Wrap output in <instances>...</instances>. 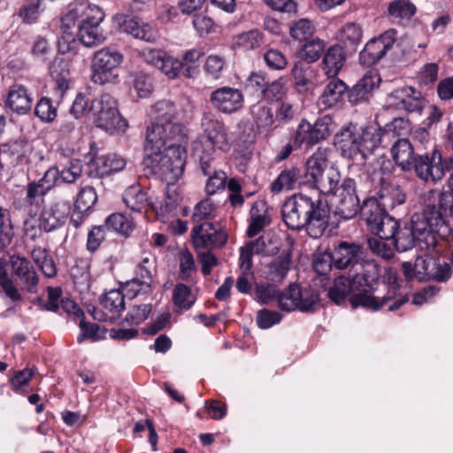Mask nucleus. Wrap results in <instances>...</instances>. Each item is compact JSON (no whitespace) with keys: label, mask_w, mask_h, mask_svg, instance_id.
<instances>
[{"label":"nucleus","mask_w":453,"mask_h":453,"mask_svg":"<svg viewBox=\"0 0 453 453\" xmlns=\"http://www.w3.org/2000/svg\"><path fill=\"white\" fill-rule=\"evenodd\" d=\"M102 307L108 312L119 314L125 308V296L119 289H111L106 292L100 299Z\"/></svg>","instance_id":"obj_49"},{"label":"nucleus","mask_w":453,"mask_h":453,"mask_svg":"<svg viewBox=\"0 0 453 453\" xmlns=\"http://www.w3.org/2000/svg\"><path fill=\"white\" fill-rule=\"evenodd\" d=\"M42 0H23L18 16L27 24L37 22L42 12Z\"/></svg>","instance_id":"obj_56"},{"label":"nucleus","mask_w":453,"mask_h":453,"mask_svg":"<svg viewBox=\"0 0 453 453\" xmlns=\"http://www.w3.org/2000/svg\"><path fill=\"white\" fill-rule=\"evenodd\" d=\"M358 130L356 126L349 124L336 134L334 144L342 157L355 160L360 157Z\"/></svg>","instance_id":"obj_24"},{"label":"nucleus","mask_w":453,"mask_h":453,"mask_svg":"<svg viewBox=\"0 0 453 453\" xmlns=\"http://www.w3.org/2000/svg\"><path fill=\"white\" fill-rule=\"evenodd\" d=\"M211 103L221 112L233 113L242 107L243 96L237 88L222 87L211 93Z\"/></svg>","instance_id":"obj_20"},{"label":"nucleus","mask_w":453,"mask_h":453,"mask_svg":"<svg viewBox=\"0 0 453 453\" xmlns=\"http://www.w3.org/2000/svg\"><path fill=\"white\" fill-rule=\"evenodd\" d=\"M361 214L365 218L371 232L380 239L390 240L399 222L389 216L374 197H370L363 202Z\"/></svg>","instance_id":"obj_10"},{"label":"nucleus","mask_w":453,"mask_h":453,"mask_svg":"<svg viewBox=\"0 0 453 453\" xmlns=\"http://www.w3.org/2000/svg\"><path fill=\"white\" fill-rule=\"evenodd\" d=\"M330 209L326 202L296 194L283 204L281 214L285 224L290 229L305 226L312 238L320 237L328 225Z\"/></svg>","instance_id":"obj_4"},{"label":"nucleus","mask_w":453,"mask_h":453,"mask_svg":"<svg viewBox=\"0 0 453 453\" xmlns=\"http://www.w3.org/2000/svg\"><path fill=\"white\" fill-rule=\"evenodd\" d=\"M290 96H292V93H289L288 81L284 77H280L279 79L267 83L263 88V97L271 104H278Z\"/></svg>","instance_id":"obj_40"},{"label":"nucleus","mask_w":453,"mask_h":453,"mask_svg":"<svg viewBox=\"0 0 453 453\" xmlns=\"http://www.w3.org/2000/svg\"><path fill=\"white\" fill-rule=\"evenodd\" d=\"M33 98L27 88L21 84L10 87L5 101V108L12 113L25 115L31 111Z\"/></svg>","instance_id":"obj_25"},{"label":"nucleus","mask_w":453,"mask_h":453,"mask_svg":"<svg viewBox=\"0 0 453 453\" xmlns=\"http://www.w3.org/2000/svg\"><path fill=\"white\" fill-rule=\"evenodd\" d=\"M345 53L338 44L330 46L324 53L321 68L327 78L337 77L345 63Z\"/></svg>","instance_id":"obj_31"},{"label":"nucleus","mask_w":453,"mask_h":453,"mask_svg":"<svg viewBox=\"0 0 453 453\" xmlns=\"http://www.w3.org/2000/svg\"><path fill=\"white\" fill-rule=\"evenodd\" d=\"M397 31L390 28L379 37L369 41L360 52V61L366 65L379 62L390 50L396 41Z\"/></svg>","instance_id":"obj_15"},{"label":"nucleus","mask_w":453,"mask_h":453,"mask_svg":"<svg viewBox=\"0 0 453 453\" xmlns=\"http://www.w3.org/2000/svg\"><path fill=\"white\" fill-rule=\"evenodd\" d=\"M154 121L146 130L143 165L168 183L176 182L183 174L188 134L187 127L174 122L176 106L169 101L153 105Z\"/></svg>","instance_id":"obj_1"},{"label":"nucleus","mask_w":453,"mask_h":453,"mask_svg":"<svg viewBox=\"0 0 453 453\" xmlns=\"http://www.w3.org/2000/svg\"><path fill=\"white\" fill-rule=\"evenodd\" d=\"M192 242L196 252L211 250L215 247L224 245L227 241L226 233L217 230L210 222H203L192 228Z\"/></svg>","instance_id":"obj_14"},{"label":"nucleus","mask_w":453,"mask_h":453,"mask_svg":"<svg viewBox=\"0 0 453 453\" xmlns=\"http://www.w3.org/2000/svg\"><path fill=\"white\" fill-rule=\"evenodd\" d=\"M43 227L41 218L28 217L23 224V235L26 241L36 242L42 236Z\"/></svg>","instance_id":"obj_64"},{"label":"nucleus","mask_w":453,"mask_h":453,"mask_svg":"<svg viewBox=\"0 0 453 453\" xmlns=\"http://www.w3.org/2000/svg\"><path fill=\"white\" fill-rule=\"evenodd\" d=\"M82 165L79 160H72L69 162L67 166L59 171L57 168L58 177L56 179V184L58 181L65 183H73L81 174Z\"/></svg>","instance_id":"obj_63"},{"label":"nucleus","mask_w":453,"mask_h":453,"mask_svg":"<svg viewBox=\"0 0 453 453\" xmlns=\"http://www.w3.org/2000/svg\"><path fill=\"white\" fill-rule=\"evenodd\" d=\"M57 168L48 169L38 181H31L27 187L25 201L30 205L38 206L43 202L45 195L56 185Z\"/></svg>","instance_id":"obj_22"},{"label":"nucleus","mask_w":453,"mask_h":453,"mask_svg":"<svg viewBox=\"0 0 453 453\" xmlns=\"http://www.w3.org/2000/svg\"><path fill=\"white\" fill-rule=\"evenodd\" d=\"M9 264L12 274L20 281L22 289L29 293H36L39 276L30 260L21 256H11Z\"/></svg>","instance_id":"obj_17"},{"label":"nucleus","mask_w":453,"mask_h":453,"mask_svg":"<svg viewBox=\"0 0 453 453\" xmlns=\"http://www.w3.org/2000/svg\"><path fill=\"white\" fill-rule=\"evenodd\" d=\"M263 203H254L250 209V219L247 229V235L252 238L257 235L263 229L270 224V218L264 209Z\"/></svg>","instance_id":"obj_39"},{"label":"nucleus","mask_w":453,"mask_h":453,"mask_svg":"<svg viewBox=\"0 0 453 453\" xmlns=\"http://www.w3.org/2000/svg\"><path fill=\"white\" fill-rule=\"evenodd\" d=\"M123 61V54L117 50L104 47L96 50L91 61V81L99 85L114 82Z\"/></svg>","instance_id":"obj_8"},{"label":"nucleus","mask_w":453,"mask_h":453,"mask_svg":"<svg viewBox=\"0 0 453 453\" xmlns=\"http://www.w3.org/2000/svg\"><path fill=\"white\" fill-rule=\"evenodd\" d=\"M315 30L312 21L308 19H300L291 24L290 35L295 40L306 41L310 39L309 37L314 34Z\"/></svg>","instance_id":"obj_60"},{"label":"nucleus","mask_w":453,"mask_h":453,"mask_svg":"<svg viewBox=\"0 0 453 453\" xmlns=\"http://www.w3.org/2000/svg\"><path fill=\"white\" fill-rule=\"evenodd\" d=\"M123 202L134 211H142L149 204L148 196L140 186H131L123 194Z\"/></svg>","instance_id":"obj_43"},{"label":"nucleus","mask_w":453,"mask_h":453,"mask_svg":"<svg viewBox=\"0 0 453 453\" xmlns=\"http://www.w3.org/2000/svg\"><path fill=\"white\" fill-rule=\"evenodd\" d=\"M249 245L253 249L256 254L262 256H272L279 251V247L269 235H261L255 241L248 242Z\"/></svg>","instance_id":"obj_62"},{"label":"nucleus","mask_w":453,"mask_h":453,"mask_svg":"<svg viewBox=\"0 0 453 453\" xmlns=\"http://www.w3.org/2000/svg\"><path fill=\"white\" fill-rule=\"evenodd\" d=\"M341 180V174L337 168L329 166L324 173L315 178L311 183L316 187L320 193L325 195H332L337 188Z\"/></svg>","instance_id":"obj_37"},{"label":"nucleus","mask_w":453,"mask_h":453,"mask_svg":"<svg viewBox=\"0 0 453 453\" xmlns=\"http://www.w3.org/2000/svg\"><path fill=\"white\" fill-rule=\"evenodd\" d=\"M411 88H401L392 92L389 96V100H398V102L391 103V104L410 112L418 110L420 103L418 98L411 96Z\"/></svg>","instance_id":"obj_51"},{"label":"nucleus","mask_w":453,"mask_h":453,"mask_svg":"<svg viewBox=\"0 0 453 453\" xmlns=\"http://www.w3.org/2000/svg\"><path fill=\"white\" fill-rule=\"evenodd\" d=\"M196 301V296L189 287L183 283L175 285L173 290V302L176 311L189 310Z\"/></svg>","instance_id":"obj_47"},{"label":"nucleus","mask_w":453,"mask_h":453,"mask_svg":"<svg viewBox=\"0 0 453 453\" xmlns=\"http://www.w3.org/2000/svg\"><path fill=\"white\" fill-rule=\"evenodd\" d=\"M302 183L301 170L296 166L285 168L271 184V191L274 194L284 190H293Z\"/></svg>","instance_id":"obj_33"},{"label":"nucleus","mask_w":453,"mask_h":453,"mask_svg":"<svg viewBox=\"0 0 453 453\" xmlns=\"http://www.w3.org/2000/svg\"><path fill=\"white\" fill-rule=\"evenodd\" d=\"M391 155L403 170L409 169L413 163L414 150L407 139H398L391 148Z\"/></svg>","instance_id":"obj_38"},{"label":"nucleus","mask_w":453,"mask_h":453,"mask_svg":"<svg viewBox=\"0 0 453 453\" xmlns=\"http://www.w3.org/2000/svg\"><path fill=\"white\" fill-rule=\"evenodd\" d=\"M32 145L25 140H15L0 145V178L4 170L22 169L30 163Z\"/></svg>","instance_id":"obj_12"},{"label":"nucleus","mask_w":453,"mask_h":453,"mask_svg":"<svg viewBox=\"0 0 453 453\" xmlns=\"http://www.w3.org/2000/svg\"><path fill=\"white\" fill-rule=\"evenodd\" d=\"M452 215L453 193L432 190L428 193L427 203L423 212L426 226L416 236L412 226L405 224L400 227L398 225L390 243L400 252L411 249L415 242H419L422 238L427 243L434 245L435 234L444 237L449 231L445 218Z\"/></svg>","instance_id":"obj_3"},{"label":"nucleus","mask_w":453,"mask_h":453,"mask_svg":"<svg viewBox=\"0 0 453 453\" xmlns=\"http://www.w3.org/2000/svg\"><path fill=\"white\" fill-rule=\"evenodd\" d=\"M292 265L290 250H283L265 267L266 278L271 281L281 282L288 275Z\"/></svg>","instance_id":"obj_32"},{"label":"nucleus","mask_w":453,"mask_h":453,"mask_svg":"<svg viewBox=\"0 0 453 453\" xmlns=\"http://www.w3.org/2000/svg\"><path fill=\"white\" fill-rule=\"evenodd\" d=\"M35 114L41 121L50 123L56 119L58 109L49 97L43 96L36 104Z\"/></svg>","instance_id":"obj_61"},{"label":"nucleus","mask_w":453,"mask_h":453,"mask_svg":"<svg viewBox=\"0 0 453 453\" xmlns=\"http://www.w3.org/2000/svg\"><path fill=\"white\" fill-rule=\"evenodd\" d=\"M259 298L265 304L277 302V305L285 311L299 310L310 311L319 302L317 292L311 288H301L298 285L291 283L282 291L274 286L269 285L259 291Z\"/></svg>","instance_id":"obj_6"},{"label":"nucleus","mask_w":453,"mask_h":453,"mask_svg":"<svg viewBox=\"0 0 453 453\" xmlns=\"http://www.w3.org/2000/svg\"><path fill=\"white\" fill-rule=\"evenodd\" d=\"M126 165V160L117 154L96 156L90 162V173L95 177L103 178L123 170Z\"/></svg>","instance_id":"obj_27"},{"label":"nucleus","mask_w":453,"mask_h":453,"mask_svg":"<svg viewBox=\"0 0 453 453\" xmlns=\"http://www.w3.org/2000/svg\"><path fill=\"white\" fill-rule=\"evenodd\" d=\"M415 172L418 177L425 181L435 182L445 174L441 154L434 151L432 157L420 156L415 160Z\"/></svg>","instance_id":"obj_21"},{"label":"nucleus","mask_w":453,"mask_h":453,"mask_svg":"<svg viewBox=\"0 0 453 453\" xmlns=\"http://www.w3.org/2000/svg\"><path fill=\"white\" fill-rule=\"evenodd\" d=\"M325 41L318 37H311L304 41L300 49L299 55L303 61L315 63L319 59L322 53L325 52Z\"/></svg>","instance_id":"obj_44"},{"label":"nucleus","mask_w":453,"mask_h":453,"mask_svg":"<svg viewBox=\"0 0 453 453\" xmlns=\"http://www.w3.org/2000/svg\"><path fill=\"white\" fill-rule=\"evenodd\" d=\"M380 77L375 71L367 72L363 78L349 90V100L357 104L368 98V95L379 86Z\"/></svg>","instance_id":"obj_29"},{"label":"nucleus","mask_w":453,"mask_h":453,"mask_svg":"<svg viewBox=\"0 0 453 453\" xmlns=\"http://www.w3.org/2000/svg\"><path fill=\"white\" fill-rule=\"evenodd\" d=\"M226 69V60L217 54L209 55L203 64L205 75L212 80H219Z\"/></svg>","instance_id":"obj_54"},{"label":"nucleus","mask_w":453,"mask_h":453,"mask_svg":"<svg viewBox=\"0 0 453 453\" xmlns=\"http://www.w3.org/2000/svg\"><path fill=\"white\" fill-rule=\"evenodd\" d=\"M403 273L409 280L416 279L419 281L434 280L446 281L451 276V268L445 261L429 256L417 257L415 263L404 262L402 265Z\"/></svg>","instance_id":"obj_7"},{"label":"nucleus","mask_w":453,"mask_h":453,"mask_svg":"<svg viewBox=\"0 0 453 453\" xmlns=\"http://www.w3.org/2000/svg\"><path fill=\"white\" fill-rule=\"evenodd\" d=\"M151 310V303H138L135 301L129 304L125 322L131 326H138L148 319Z\"/></svg>","instance_id":"obj_52"},{"label":"nucleus","mask_w":453,"mask_h":453,"mask_svg":"<svg viewBox=\"0 0 453 453\" xmlns=\"http://www.w3.org/2000/svg\"><path fill=\"white\" fill-rule=\"evenodd\" d=\"M31 257L46 277L53 278L57 275V267L55 262L50 256L47 249L35 246L31 250Z\"/></svg>","instance_id":"obj_41"},{"label":"nucleus","mask_w":453,"mask_h":453,"mask_svg":"<svg viewBox=\"0 0 453 453\" xmlns=\"http://www.w3.org/2000/svg\"><path fill=\"white\" fill-rule=\"evenodd\" d=\"M92 119L96 127L109 132L125 131L127 122L120 117L117 100L104 93L93 99Z\"/></svg>","instance_id":"obj_9"},{"label":"nucleus","mask_w":453,"mask_h":453,"mask_svg":"<svg viewBox=\"0 0 453 453\" xmlns=\"http://www.w3.org/2000/svg\"><path fill=\"white\" fill-rule=\"evenodd\" d=\"M105 17L104 12L96 4L88 1L76 2L70 5L62 17L64 27L77 28V36L87 48L96 47L106 40L100 25Z\"/></svg>","instance_id":"obj_5"},{"label":"nucleus","mask_w":453,"mask_h":453,"mask_svg":"<svg viewBox=\"0 0 453 453\" xmlns=\"http://www.w3.org/2000/svg\"><path fill=\"white\" fill-rule=\"evenodd\" d=\"M334 267L339 270L349 268V270L357 269L361 272V264L367 260L361 261L360 247L354 243L342 242L334 249L332 252Z\"/></svg>","instance_id":"obj_19"},{"label":"nucleus","mask_w":453,"mask_h":453,"mask_svg":"<svg viewBox=\"0 0 453 453\" xmlns=\"http://www.w3.org/2000/svg\"><path fill=\"white\" fill-rule=\"evenodd\" d=\"M92 104L93 100L89 95L80 93L76 96L70 111L76 119L81 117L92 119Z\"/></svg>","instance_id":"obj_59"},{"label":"nucleus","mask_w":453,"mask_h":453,"mask_svg":"<svg viewBox=\"0 0 453 453\" xmlns=\"http://www.w3.org/2000/svg\"><path fill=\"white\" fill-rule=\"evenodd\" d=\"M252 114L259 129L270 130L276 127L275 115L268 106L255 105L252 108Z\"/></svg>","instance_id":"obj_55"},{"label":"nucleus","mask_w":453,"mask_h":453,"mask_svg":"<svg viewBox=\"0 0 453 453\" xmlns=\"http://www.w3.org/2000/svg\"><path fill=\"white\" fill-rule=\"evenodd\" d=\"M155 265V258L150 253H143L138 265L137 274L141 279L135 278L127 284V287L134 292V297L141 290L150 288L152 279V269Z\"/></svg>","instance_id":"obj_28"},{"label":"nucleus","mask_w":453,"mask_h":453,"mask_svg":"<svg viewBox=\"0 0 453 453\" xmlns=\"http://www.w3.org/2000/svg\"><path fill=\"white\" fill-rule=\"evenodd\" d=\"M203 53L197 49L187 50L180 64L181 65V74L186 78H195L199 73L200 58Z\"/></svg>","instance_id":"obj_46"},{"label":"nucleus","mask_w":453,"mask_h":453,"mask_svg":"<svg viewBox=\"0 0 453 453\" xmlns=\"http://www.w3.org/2000/svg\"><path fill=\"white\" fill-rule=\"evenodd\" d=\"M327 168H329L327 157L324 151L319 150L306 161L305 177L308 179V181L311 182Z\"/></svg>","instance_id":"obj_42"},{"label":"nucleus","mask_w":453,"mask_h":453,"mask_svg":"<svg viewBox=\"0 0 453 453\" xmlns=\"http://www.w3.org/2000/svg\"><path fill=\"white\" fill-rule=\"evenodd\" d=\"M380 280L379 265L374 261L361 264V272L356 270L351 279L341 276L334 280L328 291L329 298L335 303H341L349 296L353 307L362 306L372 311L387 308L388 311L399 309L406 299H400L390 303L392 296L375 295Z\"/></svg>","instance_id":"obj_2"},{"label":"nucleus","mask_w":453,"mask_h":453,"mask_svg":"<svg viewBox=\"0 0 453 453\" xmlns=\"http://www.w3.org/2000/svg\"><path fill=\"white\" fill-rule=\"evenodd\" d=\"M331 79L319 98V104L323 109L342 106L349 95V88L343 81L337 77Z\"/></svg>","instance_id":"obj_26"},{"label":"nucleus","mask_w":453,"mask_h":453,"mask_svg":"<svg viewBox=\"0 0 453 453\" xmlns=\"http://www.w3.org/2000/svg\"><path fill=\"white\" fill-rule=\"evenodd\" d=\"M379 198H375L385 211L387 209H393L396 205L403 204L406 200L405 194L398 186L383 183L378 192Z\"/></svg>","instance_id":"obj_36"},{"label":"nucleus","mask_w":453,"mask_h":453,"mask_svg":"<svg viewBox=\"0 0 453 453\" xmlns=\"http://www.w3.org/2000/svg\"><path fill=\"white\" fill-rule=\"evenodd\" d=\"M311 64L299 60L292 67L291 73L294 84L300 91H307L314 87L316 70Z\"/></svg>","instance_id":"obj_34"},{"label":"nucleus","mask_w":453,"mask_h":453,"mask_svg":"<svg viewBox=\"0 0 453 453\" xmlns=\"http://www.w3.org/2000/svg\"><path fill=\"white\" fill-rule=\"evenodd\" d=\"M416 11V6L410 0H393L388 6V13L390 18L398 21L411 19Z\"/></svg>","instance_id":"obj_45"},{"label":"nucleus","mask_w":453,"mask_h":453,"mask_svg":"<svg viewBox=\"0 0 453 453\" xmlns=\"http://www.w3.org/2000/svg\"><path fill=\"white\" fill-rule=\"evenodd\" d=\"M104 228L127 237L134 229V223L122 213H112L105 219Z\"/></svg>","instance_id":"obj_48"},{"label":"nucleus","mask_w":453,"mask_h":453,"mask_svg":"<svg viewBox=\"0 0 453 453\" xmlns=\"http://www.w3.org/2000/svg\"><path fill=\"white\" fill-rule=\"evenodd\" d=\"M120 28L124 33L130 35L132 37L149 42H153L157 38V32L153 27L134 18L124 19Z\"/></svg>","instance_id":"obj_30"},{"label":"nucleus","mask_w":453,"mask_h":453,"mask_svg":"<svg viewBox=\"0 0 453 453\" xmlns=\"http://www.w3.org/2000/svg\"><path fill=\"white\" fill-rule=\"evenodd\" d=\"M338 39L346 46H357L362 40V29L356 23L345 24L338 33Z\"/></svg>","instance_id":"obj_58"},{"label":"nucleus","mask_w":453,"mask_h":453,"mask_svg":"<svg viewBox=\"0 0 453 453\" xmlns=\"http://www.w3.org/2000/svg\"><path fill=\"white\" fill-rule=\"evenodd\" d=\"M203 140L196 146L206 150H221L227 152L231 143L227 137L226 128L222 121L211 115H204L202 119Z\"/></svg>","instance_id":"obj_13"},{"label":"nucleus","mask_w":453,"mask_h":453,"mask_svg":"<svg viewBox=\"0 0 453 453\" xmlns=\"http://www.w3.org/2000/svg\"><path fill=\"white\" fill-rule=\"evenodd\" d=\"M331 203L334 213L344 219L354 218L361 212L359 198L356 194V182L353 179H345L332 194Z\"/></svg>","instance_id":"obj_11"},{"label":"nucleus","mask_w":453,"mask_h":453,"mask_svg":"<svg viewBox=\"0 0 453 453\" xmlns=\"http://www.w3.org/2000/svg\"><path fill=\"white\" fill-rule=\"evenodd\" d=\"M60 29L61 35L58 42V51L62 54L71 53L76 55L81 43L79 38L76 39L73 33L70 31L73 28L64 27L62 21Z\"/></svg>","instance_id":"obj_57"},{"label":"nucleus","mask_w":453,"mask_h":453,"mask_svg":"<svg viewBox=\"0 0 453 453\" xmlns=\"http://www.w3.org/2000/svg\"><path fill=\"white\" fill-rule=\"evenodd\" d=\"M179 279L185 281L192 280L196 273V265L193 254L186 248L178 252Z\"/></svg>","instance_id":"obj_50"},{"label":"nucleus","mask_w":453,"mask_h":453,"mask_svg":"<svg viewBox=\"0 0 453 453\" xmlns=\"http://www.w3.org/2000/svg\"><path fill=\"white\" fill-rule=\"evenodd\" d=\"M72 210L69 201L58 199L45 207L41 215V223L45 232H51L62 226L67 220Z\"/></svg>","instance_id":"obj_18"},{"label":"nucleus","mask_w":453,"mask_h":453,"mask_svg":"<svg viewBox=\"0 0 453 453\" xmlns=\"http://www.w3.org/2000/svg\"><path fill=\"white\" fill-rule=\"evenodd\" d=\"M264 43L263 34L257 29L241 33L234 37V45L244 50L260 47Z\"/></svg>","instance_id":"obj_53"},{"label":"nucleus","mask_w":453,"mask_h":453,"mask_svg":"<svg viewBox=\"0 0 453 453\" xmlns=\"http://www.w3.org/2000/svg\"><path fill=\"white\" fill-rule=\"evenodd\" d=\"M300 106L294 93L289 97L283 99L277 104L274 110L276 119L275 127L290 123L299 115Z\"/></svg>","instance_id":"obj_35"},{"label":"nucleus","mask_w":453,"mask_h":453,"mask_svg":"<svg viewBox=\"0 0 453 453\" xmlns=\"http://www.w3.org/2000/svg\"><path fill=\"white\" fill-rule=\"evenodd\" d=\"M329 135L330 130L326 119H319L313 125L306 120H302L294 137V145L301 147L305 144L307 147H311L319 141L326 139Z\"/></svg>","instance_id":"obj_16"},{"label":"nucleus","mask_w":453,"mask_h":453,"mask_svg":"<svg viewBox=\"0 0 453 453\" xmlns=\"http://www.w3.org/2000/svg\"><path fill=\"white\" fill-rule=\"evenodd\" d=\"M390 135L389 129L383 131L375 125H370L358 130L361 159H365L367 157L373 154L383 142L384 138L389 137Z\"/></svg>","instance_id":"obj_23"}]
</instances>
